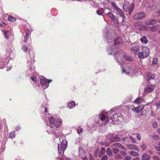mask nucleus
<instances>
[{"label":"nucleus","instance_id":"1","mask_svg":"<svg viewBox=\"0 0 160 160\" xmlns=\"http://www.w3.org/2000/svg\"><path fill=\"white\" fill-rule=\"evenodd\" d=\"M120 107L118 106L112 108L107 112L106 115L101 114L99 115L98 118L102 121L106 120L107 122L111 123L113 122H117L119 121V118L120 115Z\"/></svg>","mask_w":160,"mask_h":160},{"label":"nucleus","instance_id":"2","mask_svg":"<svg viewBox=\"0 0 160 160\" xmlns=\"http://www.w3.org/2000/svg\"><path fill=\"white\" fill-rule=\"evenodd\" d=\"M115 47L113 45H110L107 48V51L108 54L111 55L113 52L114 53L113 57L115 60L118 62V65H120V50H115Z\"/></svg>","mask_w":160,"mask_h":160},{"label":"nucleus","instance_id":"3","mask_svg":"<svg viewBox=\"0 0 160 160\" xmlns=\"http://www.w3.org/2000/svg\"><path fill=\"white\" fill-rule=\"evenodd\" d=\"M32 57H30L31 61L28 62V69L26 71V72L28 76H31L35 72V67L33 64L35 62L34 58L35 54L33 53L32 54Z\"/></svg>","mask_w":160,"mask_h":160},{"label":"nucleus","instance_id":"4","mask_svg":"<svg viewBox=\"0 0 160 160\" xmlns=\"http://www.w3.org/2000/svg\"><path fill=\"white\" fill-rule=\"evenodd\" d=\"M49 122L51 124H53L56 128L59 127L61 125L62 122L60 118L55 119L52 116H49L48 117Z\"/></svg>","mask_w":160,"mask_h":160},{"label":"nucleus","instance_id":"5","mask_svg":"<svg viewBox=\"0 0 160 160\" xmlns=\"http://www.w3.org/2000/svg\"><path fill=\"white\" fill-rule=\"evenodd\" d=\"M46 122L47 125L46 132L49 134H53L55 137L57 138L59 134L58 129H55L53 127L48 125L47 122Z\"/></svg>","mask_w":160,"mask_h":160},{"label":"nucleus","instance_id":"6","mask_svg":"<svg viewBox=\"0 0 160 160\" xmlns=\"http://www.w3.org/2000/svg\"><path fill=\"white\" fill-rule=\"evenodd\" d=\"M134 6V4L133 3L130 5L128 2L124 1L123 6V9L124 11L128 12L129 14L130 15L133 10Z\"/></svg>","mask_w":160,"mask_h":160},{"label":"nucleus","instance_id":"7","mask_svg":"<svg viewBox=\"0 0 160 160\" xmlns=\"http://www.w3.org/2000/svg\"><path fill=\"white\" fill-rule=\"evenodd\" d=\"M67 141L66 140H63L61 143L58 144V152L59 154H61L62 153H64V151L67 147Z\"/></svg>","mask_w":160,"mask_h":160},{"label":"nucleus","instance_id":"8","mask_svg":"<svg viewBox=\"0 0 160 160\" xmlns=\"http://www.w3.org/2000/svg\"><path fill=\"white\" fill-rule=\"evenodd\" d=\"M103 37L104 41L107 42L108 40L112 39V36L110 31L107 29L105 28L103 32Z\"/></svg>","mask_w":160,"mask_h":160},{"label":"nucleus","instance_id":"9","mask_svg":"<svg viewBox=\"0 0 160 160\" xmlns=\"http://www.w3.org/2000/svg\"><path fill=\"white\" fill-rule=\"evenodd\" d=\"M108 17L111 18L116 27H118L119 26V22L118 21V18L116 16H115L113 14L109 12L108 13Z\"/></svg>","mask_w":160,"mask_h":160},{"label":"nucleus","instance_id":"10","mask_svg":"<svg viewBox=\"0 0 160 160\" xmlns=\"http://www.w3.org/2000/svg\"><path fill=\"white\" fill-rule=\"evenodd\" d=\"M47 79L44 77L40 78V82L42 86V87L44 89L47 88L49 86V84H47Z\"/></svg>","mask_w":160,"mask_h":160},{"label":"nucleus","instance_id":"11","mask_svg":"<svg viewBox=\"0 0 160 160\" xmlns=\"http://www.w3.org/2000/svg\"><path fill=\"white\" fill-rule=\"evenodd\" d=\"M113 45L115 47V50L120 49V37L118 36L115 39Z\"/></svg>","mask_w":160,"mask_h":160},{"label":"nucleus","instance_id":"12","mask_svg":"<svg viewBox=\"0 0 160 160\" xmlns=\"http://www.w3.org/2000/svg\"><path fill=\"white\" fill-rule=\"evenodd\" d=\"M146 16L145 14L143 12H140L135 14L134 18L137 20H141L143 19Z\"/></svg>","mask_w":160,"mask_h":160},{"label":"nucleus","instance_id":"13","mask_svg":"<svg viewBox=\"0 0 160 160\" xmlns=\"http://www.w3.org/2000/svg\"><path fill=\"white\" fill-rule=\"evenodd\" d=\"M155 87V85H148L144 88V91L145 92H152Z\"/></svg>","mask_w":160,"mask_h":160},{"label":"nucleus","instance_id":"14","mask_svg":"<svg viewBox=\"0 0 160 160\" xmlns=\"http://www.w3.org/2000/svg\"><path fill=\"white\" fill-rule=\"evenodd\" d=\"M121 18H122V25H127L128 23V20L125 19V16L123 14V11L121 10Z\"/></svg>","mask_w":160,"mask_h":160},{"label":"nucleus","instance_id":"15","mask_svg":"<svg viewBox=\"0 0 160 160\" xmlns=\"http://www.w3.org/2000/svg\"><path fill=\"white\" fill-rule=\"evenodd\" d=\"M142 52L147 57L148 56L149 53V49L148 48L146 47H143Z\"/></svg>","mask_w":160,"mask_h":160},{"label":"nucleus","instance_id":"16","mask_svg":"<svg viewBox=\"0 0 160 160\" xmlns=\"http://www.w3.org/2000/svg\"><path fill=\"white\" fill-rule=\"evenodd\" d=\"M127 147L130 150H134L139 151V150L137 147L134 144H128Z\"/></svg>","mask_w":160,"mask_h":160},{"label":"nucleus","instance_id":"17","mask_svg":"<svg viewBox=\"0 0 160 160\" xmlns=\"http://www.w3.org/2000/svg\"><path fill=\"white\" fill-rule=\"evenodd\" d=\"M157 22V21L155 19H152L149 20L146 23L147 25H153L155 24Z\"/></svg>","mask_w":160,"mask_h":160},{"label":"nucleus","instance_id":"18","mask_svg":"<svg viewBox=\"0 0 160 160\" xmlns=\"http://www.w3.org/2000/svg\"><path fill=\"white\" fill-rule=\"evenodd\" d=\"M132 110L135 112L138 113L141 112L142 111V109L141 108V107H140L132 108Z\"/></svg>","mask_w":160,"mask_h":160},{"label":"nucleus","instance_id":"19","mask_svg":"<svg viewBox=\"0 0 160 160\" xmlns=\"http://www.w3.org/2000/svg\"><path fill=\"white\" fill-rule=\"evenodd\" d=\"M150 159V156L148 154L144 153L142 156V160H149Z\"/></svg>","mask_w":160,"mask_h":160},{"label":"nucleus","instance_id":"20","mask_svg":"<svg viewBox=\"0 0 160 160\" xmlns=\"http://www.w3.org/2000/svg\"><path fill=\"white\" fill-rule=\"evenodd\" d=\"M111 5L114 10L117 11L119 13H120V9L118 7L115 2H112Z\"/></svg>","mask_w":160,"mask_h":160},{"label":"nucleus","instance_id":"21","mask_svg":"<svg viewBox=\"0 0 160 160\" xmlns=\"http://www.w3.org/2000/svg\"><path fill=\"white\" fill-rule=\"evenodd\" d=\"M75 106V102L73 101H71L68 103V107L70 109L73 108Z\"/></svg>","mask_w":160,"mask_h":160},{"label":"nucleus","instance_id":"22","mask_svg":"<svg viewBox=\"0 0 160 160\" xmlns=\"http://www.w3.org/2000/svg\"><path fill=\"white\" fill-rule=\"evenodd\" d=\"M123 57L124 59L127 61L132 62L133 60V58L131 56L125 55Z\"/></svg>","mask_w":160,"mask_h":160},{"label":"nucleus","instance_id":"23","mask_svg":"<svg viewBox=\"0 0 160 160\" xmlns=\"http://www.w3.org/2000/svg\"><path fill=\"white\" fill-rule=\"evenodd\" d=\"M104 10L102 8H99L97 10L96 12L98 15H102L104 13Z\"/></svg>","mask_w":160,"mask_h":160},{"label":"nucleus","instance_id":"24","mask_svg":"<svg viewBox=\"0 0 160 160\" xmlns=\"http://www.w3.org/2000/svg\"><path fill=\"white\" fill-rule=\"evenodd\" d=\"M140 47L139 46L132 47L131 49L132 51L134 52V53H137Z\"/></svg>","mask_w":160,"mask_h":160},{"label":"nucleus","instance_id":"25","mask_svg":"<svg viewBox=\"0 0 160 160\" xmlns=\"http://www.w3.org/2000/svg\"><path fill=\"white\" fill-rule=\"evenodd\" d=\"M120 139L119 138L116 137H112L110 138V141L111 142H117L120 140Z\"/></svg>","mask_w":160,"mask_h":160},{"label":"nucleus","instance_id":"26","mask_svg":"<svg viewBox=\"0 0 160 160\" xmlns=\"http://www.w3.org/2000/svg\"><path fill=\"white\" fill-rule=\"evenodd\" d=\"M140 40L142 43L146 44L148 42V40L145 36H144L142 38H141Z\"/></svg>","mask_w":160,"mask_h":160},{"label":"nucleus","instance_id":"27","mask_svg":"<svg viewBox=\"0 0 160 160\" xmlns=\"http://www.w3.org/2000/svg\"><path fill=\"white\" fill-rule=\"evenodd\" d=\"M107 154L109 157H111L112 155V151L111 148L108 147L106 150Z\"/></svg>","mask_w":160,"mask_h":160},{"label":"nucleus","instance_id":"28","mask_svg":"<svg viewBox=\"0 0 160 160\" xmlns=\"http://www.w3.org/2000/svg\"><path fill=\"white\" fill-rule=\"evenodd\" d=\"M8 20L9 22H14L16 20V18L11 15H9L8 17Z\"/></svg>","mask_w":160,"mask_h":160},{"label":"nucleus","instance_id":"29","mask_svg":"<svg viewBox=\"0 0 160 160\" xmlns=\"http://www.w3.org/2000/svg\"><path fill=\"white\" fill-rule=\"evenodd\" d=\"M159 28V26L158 25H155L150 27V29L151 31L152 32L155 31L158 28Z\"/></svg>","mask_w":160,"mask_h":160},{"label":"nucleus","instance_id":"30","mask_svg":"<svg viewBox=\"0 0 160 160\" xmlns=\"http://www.w3.org/2000/svg\"><path fill=\"white\" fill-rule=\"evenodd\" d=\"M154 78V75L153 74H152L151 73H148V74L147 79L149 80L152 79H153Z\"/></svg>","mask_w":160,"mask_h":160},{"label":"nucleus","instance_id":"31","mask_svg":"<svg viewBox=\"0 0 160 160\" xmlns=\"http://www.w3.org/2000/svg\"><path fill=\"white\" fill-rule=\"evenodd\" d=\"M138 57L140 58H144L147 57L145 56L143 52H140L138 53Z\"/></svg>","mask_w":160,"mask_h":160},{"label":"nucleus","instance_id":"32","mask_svg":"<svg viewBox=\"0 0 160 160\" xmlns=\"http://www.w3.org/2000/svg\"><path fill=\"white\" fill-rule=\"evenodd\" d=\"M16 135L15 132L13 131L10 133L9 136V138L12 139L15 137Z\"/></svg>","mask_w":160,"mask_h":160},{"label":"nucleus","instance_id":"33","mask_svg":"<svg viewBox=\"0 0 160 160\" xmlns=\"http://www.w3.org/2000/svg\"><path fill=\"white\" fill-rule=\"evenodd\" d=\"M129 153L131 155L134 157L137 156L139 155V154L138 152H136L134 151H131L129 152Z\"/></svg>","mask_w":160,"mask_h":160},{"label":"nucleus","instance_id":"34","mask_svg":"<svg viewBox=\"0 0 160 160\" xmlns=\"http://www.w3.org/2000/svg\"><path fill=\"white\" fill-rule=\"evenodd\" d=\"M142 25V22L140 21H138L135 22L134 24V26L137 28L141 27Z\"/></svg>","mask_w":160,"mask_h":160},{"label":"nucleus","instance_id":"35","mask_svg":"<svg viewBox=\"0 0 160 160\" xmlns=\"http://www.w3.org/2000/svg\"><path fill=\"white\" fill-rule=\"evenodd\" d=\"M99 152V148H98L96 149L95 150L94 154L96 158H97L98 156Z\"/></svg>","mask_w":160,"mask_h":160},{"label":"nucleus","instance_id":"36","mask_svg":"<svg viewBox=\"0 0 160 160\" xmlns=\"http://www.w3.org/2000/svg\"><path fill=\"white\" fill-rule=\"evenodd\" d=\"M141 98L138 97L134 101V103L137 104L140 103L141 102Z\"/></svg>","mask_w":160,"mask_h":160},{"label":"nucleus","instance_id":"37","mask_svg":"<svg viewBox=\"0 0 160 160\" xmlns=\"http://www.w3.org/2000/svg\"><path fill=\"white\" fill-rule=\"evenodd\" d=\"M122 73H125L126 75H128L129 76H131V75H130L131 73L129 72H127L126 71L125 69H124V68H123L122 69Z\"/></svg>","mask_w":160,"mask_h":160},{"label":"nucleus","instance_id":"38","mask_svg":"<svg viewBox=\"0 0 160 160\" xmlns=\"http://www.w3.org/2000/svg\"><path fill=\"white\" fill-rule=\"evenodd\" d=\"M31 79L33 82H37V78L35 76L33 75L31 76Z\"/></svg>","mask_w":160,"mask_h":160},{"label":"nucleus","instance_id":"39","mask_svg":"<svg viewBox=\"0 0 160 160\" xmlns=\"http://www.w3.org/2000/svg\"><path fill=\"white\" fill-rule=\"evenodd\" d=\"M153 140L155 141H158L159 140V136L156 134H153L152 136Z\"/></svg>","mask_w":160,"mask_h":160},{"label":"nucleus","instance_id":"40","mask_svg":"<svg viewBox=\"0 0 160 160\" xmlns=\"http://www.w3.org/2000/svg\"><path fill=\"white\" fill-rule=\"evenodd\" d=\"M119 151L118 148H113L112 149V152L114 154L117 153Z\"/></svg>","mask_w":160,"mask_h":160},{"label":"nucleus","instance_id":"41","mask_svg":"<svg viewBox=\"0 0 160 160\" xmlns=\"http://www.w3.org/2000/svg\"><path fill=\"white\" fill-rule=\"evenodd\" d=\"M22 49L24 52H26L28 50V48L25 45H23L22 47Z\"/></svg>","mask_w":160,"mask_h":160},{"label":"nucleus","instance_id":"42","mask_svg":"<svg viewBox=\"0 0 160 160\" xmlns=\"http://www.w3.org/2000/svg\"><path fill=\"white\" fill-rule=\"evenodd\" d=\"M108 156L106 155H105L101 157V160H108Z\"/></svg>","mask_w":160,"mask_h":160},{"label":"nucleus","instance_id":"43","mask_svg":"<svg viewBox=\"0 0 160 160\" xmlns=\"http://www.w3.org/2000/svg\"><path fill=\"white\" fill-rule=\"evenodd\" d=\"M158 62V59L157 58H154L152 60V64L155 65Z\"/></svg>","mask_w":160,"mask_h":160},{"label":"nucleus","instance_id":"44","mask_svg":"<svg viewBox=\"0 0 160 160\" xmlns=\"http://www.w3.org/2000/svg\"><path fill=\"white\" fill-rule=\"evenodd\" d=\"M155 105L158 108H160V100L156 102Z\"/></svg>","mask_w":160,"mask_h":160},{"label":"nucleus","instance_id":"45","mask_svg":"<svg viewBox=\"0 0 160 160\" xmlns=\"http://www.w3.org/2000/svg\"><path fill=\"white\" fill-rule=\"evenodd\" d=\"M99 151H100L101 152V153H102V154H105V150L104 148L102 147Z\"/></svg>","mask_w":160,"mask_h":160},{"label":"nucleus","instance_id":"46","mask_svg":"<svg viewBox=\"0 0 160 160\" xmlns=\"http://www.w3.org/2000/svg\"><path fill=\"white\" fill-rule=\"evenodd\" d=\"M121 139L123 141L125 142H128L129 141V139L128 138H125L124 137L122 138Z\"/></svg>","mask_w":160,"mask_h":160},{"label":"nucleus","instance_id":"47","mask_svg":"<svg viewBox=\"0 0 160 160\" xmlns=\"http://www.w3.org/2000/svg\"><path fill=\"white\" fill-rule=\"evenodd\" d=\"M141 147L142 148V151H144L146 149V146L143 142L142 143V144L141 146Z\"/></svg>","mask_w":160,"mask_h":160},{"label":"nucleus","instance_id":"48","mask_svg":"<svg viewBox=\"0 0 160 160\" xmlns=\"http://www.w3.org/2000/svg\"><path fill=\"white\" fill-rule=\"evenodd\" d=\"M135 134L136 135V137H137V139L138 140H140V139H141L140 135L138 133H136Z\"/></svg>","mask_w":160,"mask_h":160},{"label":"nucleus","instance_id":"49","mask_svg":"<svg viewBox=\"0 0 160 160\" xmlns=\"http://www.w3.org/2000/svg\"><path fill=\"white\" fill-rule=\"evenodd\" d=\"M43 107L44 108H45V112H48V109L47 108V105L45 104H43L42 105Z\"/></svg>","mask_w":160,"mask_h":160},{"label":"nucleus","instance_id":"50","mask_svg":"<svg viewBox=\"0 0 160 160\" xmlns=\"http://www.w3.org/2000/svg\"><path fill=\"white\" fill-rule=\"evenodd\" d=\"M152 126L154 128H157L158 126V123L157 122H154L152 123Z\"/></svg>","mask_w":160,"mask_h":160},{"label":"nucleus","instance_id":"51","mask_svg":"<svg viewBox=\"0 0 160 160\" xmlns=\"http://www.w3.org/2000/svg\"><path fill=\"white\" fill-rule=\"evenodd\" d=\"M129 138L130 139V140H131V141L133 143H135V142H136V141H135V140L134 139L131 137H129Z\"/></svg>","mask_w":160,"mask_h":160},{"label":"nucleus","instance_id":"52","mask_svg":"<svg viewBox=\"0 0 160 160\" xmlns=\"http://www.w3.org/2000/svg\"><path fill=\"white\" fill-rule=\"evenodd\" d=\"M82 131L83 129L82 128H78L77 129V132L79 134H80V133L82 132Z\"/></svg>","mask_w":160,"mask_h":160},{"label":"nucleus","instance_id":"53","mask_svg":"<svg viewBox=\"0 0 160 160\" xmlns=\"http://www.w3.org/2000/svg\"><path fill=\"white\" fill-rule=\"evenodd\" d=\"M131 159V157L129 156H127L124 158L125 160H130Z\"/></svg>","mask_w":160,"mask_h":160},{"label":"nucleus","instance_id":"54","mask_svg":"<svg viewBox=\"0 0 160 160\" xmlns=\"http://www.w3.org/2000/svg\"><path fill=\"white\" fill-rule=\"evenodd\" d=\"M29 35H26L24 37V39L23 40V42H26L28 38Z\"/></svg>","mask_w":160,"mask_h":160},{"label":"nucleus","instance_id":"55","mask_svg":"<svg viewBox=\"0 0 160 160\" xmlns=\"http://www.w3.org/2000/svg\"><path fill=\"white\" fill-rule=\"evenodd\" d=\"M126 99H127V102H129L131 100V98L130 97H128Z\"/></svg>","mask_w":160,"mask_h":160},{"label":"nucleus","instance_id":"56","mask_svg":"<svg viewBox=\"0 0 160 160\" xmlns=\"http://www.w3.org/2000/svg\"><path fill=\"white\" fill-rule=\"evenodd\" d=\"M153 159L154 160H160V159L159 158L155 156H153Z\"/></svg>","mask_w":160,"mask_h":160},{"label":"nucleus","instance_id":"57","mask_svg":"<svg viewBox=\"0 0 160 160\" xmlns=\"http://www.w3.org/2000/svg\"><path fill=\"white\" fill-rule=\"evenodd\" d=\"M115 158L116 159H118L120 158V154H117L115 155Z\"/></svg>","mask_w":160,"mask_h":160},{"label":"nucleus","instance_id":"58","mask_svg":"<svg viewBox=\"0 0 160 160\" xmlns=\"http://www.w3.org/2000/svg\"><path fill=\"white\" fill-rule=\"evenodd\" d=\"M15 128L17 131H18L21 129V128L19 126H17L15 127Z\"/></svg>","mask_w":160,"mask_h":160},{"label":"nucleus","instance_id":"59","mask_svg":"<svg viewBox=\"0 0 160 160\" xmlns=\"http://www.w3.org/2000/svg\"><path fill=\"white\" fill-rule=\"evenodd\" d=\"M104 154H102V153H101V152L99 151V154H98V157L99 158H100L102 156V155H103Z\"/></svg>","mask_w":160,"mask_h":160},{"label":"nucleus","instance_id":"60","mask_svg":"<svg viewBox=\"0 0 160 160\" xmlns=\"http://www.w3.org/2000/svg\"><path fill=\"white\" fill-rule=\"evenodd\" d=\"M151 115L152 116L155 117L156 116V114L154 113L153 112L151 111Z\"/></svg>","mask_w":160,"mask_h":160},{"label":"nucleus","instance_id":"61","mask_svg":"<svg viewBox=\"0 0 160 160\" xmlns=\"http://www.w3.org/2000/svg\"><path fill=\"white\" fill-rule=\"evenodd\" d=\"M155 148L158 151H160V147L156 146Z\"/></svg>","mask_w":160,"mask_h":160},{"label":"nucleus","instance_id":"62","mask_svg":"<svg viewBox=\"0 0 160 160\" xmlns=\"http://www.w3.org/2000/svg\"><path fill=\"white\" fill-rule=\"evenodd\" d=\"M139 30L140 31H143V30H144V28L143 27H139Z\"/></svg>","mask_w":160,"mask_h":160},{"label":"nucleus","instance_id":"63","mask_svg":"<svg viewBox=\"0 0 160 160\" xmlns=\"http://www.w3.org/2000/svg\"><path fill=\"white\" fill-rule=\"evenodd\" d=\"M2 32L3 34L5 35L7 34V31H6L5 30H2Z\"/></svg>","mask_w":160,"mask_h":160},{"label":"nucleus","instance_id":"64","mask_svg":"<svg viewBox=\"0 0 160 160\" xmlns=\"http://www.w3.org/2000/svg\"><path fill=\"white\" fill-rule=\"evenodd\" d=\"M148 152L150 154H152L153 153V152L151 150H149L148 151Z\"/></svg>","mask_w":160,"mask_h":160}]
</instances>
